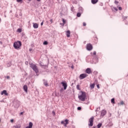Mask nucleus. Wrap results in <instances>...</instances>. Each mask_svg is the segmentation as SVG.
I'll return each mask as SVG.
<instances>
[{"instance_id": "obj_5", "label": "nucleus", "mask_w": 128, "mask_h": 128, "mask_svg": "<svg viewBox=\"0 0 128 128\" xmlns=\"http://www.w3.org/2000/svg\"><path fill=\"white\" fill-rule=\"evenodd\" d=\"M93 48L92 45V44H86V50H92Z\"/></svg>"}, {"instance_id": "obj_7", "label": "nucleus", "mask_w": 128, "mask_h": 128, "mask_svg": "<svg viewBox=\"0 0 128 128\" xmlns=\"http://www.w3.org/2000/svg\"><path fill=\"white\" fill-rule=\"evenodd\" d=\"M79 12H80L77 13L76 16L78 18L80 17V16H82V8H79Z\"/></svg>"}, {"instance_id": "obj_46", "label": "nucleus", "mask_w": 128, "mask_h": 128, "mask_svg": "<svg viewBox=\"0 0 128 128\" xmlns=\"http://www.w3.org/2000/svg\"><path fill=\"white\" fill-rule=\"evenodd\" d=\"M52 114H56V112H54V111H52Z\"/></svg>"}, {"instance_id": "obj_21", "label": "nucleus", "mask_w": 128, "mask_h": 128, "mask_svg": "<svg viewBox=\"0 0 128 128\" xmlns=\"http://www.w3.org/2000/svg\"><path fill=\"white\" fill-rule=\"evenodd\" d=\"M102 126V124L100 123L97 125V128H100V127Z\"/></svg>"}, {"instance_id": "obj_14", "label": "nucleus", "mask_w": 128, "mask_h": 128, "mask_svg": "<svg viewBox=\"0 0 128 128\" xmlns=\"http://www.w3.org/2000/svg\"><path fill=\"white\" fill-rule=\"evenodd\" d=\"M32 122H30L29 126L26 127V128H32Z\"/></svg>"}, {"instance_id": "obj_50", "label": "nucleus", "mask_w": 128, "mask_h": 128, "mask_svg": "<svg viewBox=\"0 0 128 128\" xmlns=\"http://www.w3.org/2000/svg\"><path fill=\"white\" fill-rule=\"evenodd\" d=\"M41 0H37V2H40Z\"/></svg>"}, {"instance_id": "obj_3", "label": "nucleus", "mask_w": 128, "mask_h": 128, "mask_svg": "<svg viewBox=\"0 0 128 128\" xmlns=\"http://www.w3.org/2000/svg\"><path fill=\"white\" fill-rule=\"evenodd\" d=\"M30 68H32V70L35 72L36 74H38V68L36 64H34V63L30 64Z\"/></svg>"}, {"instance_id": "obj_33", "label": "nucleus", "mask_w": 128, "mask_h": 128, "mask_svg": "<svg viewBox=\"0 0 128 128\" xmlns=\"http://www.w3.org/2000/svg\"><path fill=\"white\" fill-rule=\"evenodd\" d=\"M82 110V107H78V110Z\"/></svg>"}, {"instance_id": "obj_19", "label": "nucleus", "mask_w": 128, "mask_h": 128, "mask_svg": "<svg viewBox=\"0 0 128 128\" xmlns=\"http://www.w3.org/2000/svg\"><path fill=\"white\" fill-rule=\"evenodd\" d=\"M14 128H22V126H20V124H18L16 125V126H14Z\"/></svg>"}, {"instance_id": "obj_20", "label": "nucleus", "mask_w": 128, "mask_h": 128, "mask_svg": "<svg viewBox=\"0 0 128 128\" xmlns=\"http://www.w3.org/2000/svg\"><path fill=\"white\" fill-rule=\"evenodd\" d=\"M95 85H96V84H91L90 85V88H91L92 89L94 88V86Z\"/></svg>"}, {"instance_id": "obj_16", "label": "nucleus", "mask_w": 128, "mask_h": 128, "mask_svg": "<svg viewBox=\"0 0 128 128\" xmlns=\"http://www.w3.org/2000/svg\"><path fill=\"white\" fill-rule=\"evenodd\" d=\"M66 34L67 38H70V31L68 30L66 32Z\"/></svg>"}, {"instance_id": "obj_39", "label": "nucleus", "mask_w": 128, "mask_h": 128, "mask_svg": "<svg viewBox=\"0 0 128 128\" xmlns=\"http://www.w3.org/2000/svg\"><path fill=\"white\" fill-rule=\"evenodd\" d=\"M22 114H24V112H21L20 113V116H22Z\"/></svg>"}, {"instance_id": "obj_2", "label": "nucleus", "mask_w": 128, "mask_h": 128, "mask_svg": "<svg viewBox=\"0 0 128 128\" xmlns=\"http://www.w3.org/2000/svg\"><path fill=\"white\" fill-rule=\"evenodd\" d=\"M22 46V42L20 41L15 42L14 43V48L15 50H20Z\"/></svg>"}, {"instance_id": "obj_9", "label": "nucleus", "mask_w": 128, "mask_h": 128, "mask_svg": "<svg viewBox=\"0 0 128 128\" xmlns=\"http://www.w3.org/2000/svg\"><path fill=\"white\" fill-rule=\"evenodd\" d=\"M61 84H62L64 90H66V88H68V84L66 82H61Z\"/></svg>"}, {"instance_id": "obj_4", "label": "nucleus", "mask_w": 128, "mask_h": 128, "mask_svg": "<svg viewBox=\"0 0 128 128\" xmlns=\"http://www.w3.org/2000/svg\"><path fill=\"white\" fill-rule=\"evenodd\" d=\"M94 117L92 116L90 118L88 119V126H94Z\"/></svg>"}, {"instance_id": "obj_23", "label": "nucleus", "mask_w": 128, "mask_h": 128, "mask_svg": "<svg viewBox=\"0 0 128 128\" xmlns=\"http://www.w3.org/2000/svg\"><path fill=\"white\" fill-rule=\"evenodd\" d=\"M76 88L77 90H80V84H78L76 86Z\"/></svg>"}, {"instance_id": "obj_52", "label": "nucleus", "mask_w": 128, "mask_h": 128, "mask_svg": "<svg viewBox=\"0 0 128 128\" xmlns=\"http://www.w3.org/2000/svg\"><path fill=\"white\" fill-rule=\"evenodd\" d=\"M29 2H32V0H28Z\"/></svg>"}, {"instance_id": "obj_12", "label": "nucleus", "mask_w": 128, "mask_h": 128, "mask_svg": "<svg viewBox=\"0 0 128 128\" xmlns=\"http://www.w3.org/2000/svg\"><path fill=\"white\" fill-rule=\"evenodd\" d=\"M44 84L45 86H48V81L46 80H43Z\"/></svg>"}, {"instance_id": "obj_53", "label": "nucleus", "mask_w": 128, "mask_h": 128, "mask_svg": "<svg viewBox=\"0 0 128 128\" xmlns=\"http://www.w3.org/2000/svg\"><path fill=\"white\" fill-rule=\"evenodd\" d=\"M10 64V63H8V65Z\"/></svg>"}, {"instance_id": "obj_8", "label": "nucleus", "mask_w": 128, "mask_h": 128, "mask_svg": "<svg viewBox=\"0 0 128 128\" xmlns=\"http://www.w3.org/2000/svg\"><path fill=\"white\" fill-rule=\"evenodd\" d=\"M61 124H64V126H66V124H68V120L66 119L64 121H62Z\"/></svg>"}, {"instance_id": "obj_1", "label": "nucleus", "mask_w": 128, "mask_h": 128, "mask_svg": "<svg viewBox=\"0 0 128 128\" xmlns=\"http://www.w3.org/2000/svg\"><path fill=\"white\" fill-rule=\"evenodd\" d=\"M80 92L81 93V94L78 95V98H79L81 102H85L86 98V92L80 91Z\"/></svg>"}, {"instance_id": "obj_22", "label": "nucleus", "mask_w": 128, "mask_h": 128, "mask_svg": "<svg viewBox=\"0 0 128 128\" xmlns=\"http://www.w3.org/2000/svg\"><path fill=\"white\" fill-rule=\"evenodd\" d=\"M111 102H112V104H116V102H114V98H113L111 100Z\"/></svg>"}, {"instance_id": "obj_38", "label": "nucleus", "mask_w": 128, "mask_h": 128, "mask_svg": "<svg viewBox=\"0 0 128 128\" xmlns=\"http://www.w3.org/2000/svg\"><path fill=\"white\" fill-rule=\"evenodd\" d=\"M72 69L74 68V65H72V66H71Z\"/></svg>"}, {"instance_id": "obj_31", "label": "nucleus", "mask_w": 128, "mask_h": 128, "mask_svg": "<svg viewBox=\"0 0 128 128\" xmlns=\"http://www.w3.org/2000/svg\"><path fill=\"white\" fill-rule=\"evenodd\" d=\"M62 22H63V24H66V20H64V19L62 18Z\"/></svg>"}, {"instance_id": "obj_29", "label": "nucleus", "mask_w": 128, "mask_h": 128, "mask_svg": "<svg viewBox=\"0 0 128 128\" xmlns=\"http://www.w3.org/2000/svg\"><path fill=\"white\" fill-rule=\"evenodd\" d=\"M120 104L121 106L124 104V101H121V102H120Z\"/></svg>"}, {"instance_id": "obj_40", "label": "nucleus", "mask_w": 128, "mask_h": 128, "mask_svg": "<svg viewBox=\"0 0 128 128\" xmlns=\"http://www.w3.org/2000/svg\"><path fill=\"white\" fill-rule=\"evenodd\" d=\"M40 26H44V22H41Z\"/></svg>"}, {"instance_id": "obj_13", "label": "nucleus", "mask_w": 128, "mask_h": 128, "mask_svg": "<svg viewBox=\"0 0 128 128\" xmlns=\"http://www.w3.org/2000/svg\"><path fill=\"white\" fill-rule=\"evenodd\" d=\"M86 74H92V70H90V68H86Z\"/></svg>"}, {"instance_id": "obj_43", "label": "nucleus", "mask_w": 128, "mask_h": 128, "mask_svg": "<svg viewBox=\"0 0 128 128\" xmlns=\"http://www.w3.org/2000/svg\"><path fill=\"white\" fill-rule=\"evenodd\" d=\"M50 22L51 24H52V19H51V20H50Z\"/></svg>"}, {"instance_id": "obj_28", "label": "nucleus", "mask_w": 128, "mask_h": 128, "mask_svg": "<svg viewBox=\"0 0 128 128\" xmlns=\"http://www.w3.org/2000/svg\"><path fill=\"white\" fill-rule=\"evenodd\" d=\"M63 92H64V88H62L60 90V94H62V93Z\"/></svg>"}, {"instance_id": "obj_44", "label": "nucleus", "mask_w": 128, "mask_h": 128, "mask_svg": "<svg viewBox=\"0 0 128 128\" xmlns=\"http://www.w3.org/2000/svg\"><path fill=\"white\" fill-rule=\"evenodd\" d=\"M11 122H14V119L10 120Z\"/></svg>"}, {"instance_id": "obj_47", "label": "nucleus", "mask_w": 128, "mask_h": 128, "mask_svg": "<svg viewBox=\"0 0 128 128\" xmlns=\"http://www.w3.org/2000/svg\"><path fill=\"white\" fill-rule=\"evenodd\" d=\"M8 66H10V63L8 65Z\"/></svg>"}, {"instance_id": "obj_18", "label": "nucleus", "mask_w": 128, "mask_h": 128, "mask_svg": "<svg viewBox=\"0 0 128 128\" xmlns=\"http://www.w3.org/2000/svg\"><path fill=\"white\" fill-rule=\"evenodd\" d=\"M98 2V0H92V3L93 4H96Z\"/></svg>"}, {"instance_id": "obj_10", "label": "nucleus", "mask_w": 128, "mask_h": 128, "mask_svg": "<svg viewBox=\"0 0 128 128\" xmlns=\"http://www.w3.org/2000/svg\"><path fill=\"white\" fill-rule=\"evenodd\" d=\"M4 94L5 96H8V94L6 92V90H4L2 92L1 95L2 96Z\"/></svg>"}, {"instance_id": "obj_36", "label": "nucleus", "mask_w": 128, "mask_h": 128, "mask_svg": "<svg viewBox=\"0 0 128 128\" xmlns=\"http://www.w3.org/2000/svg\"><path fill=\"white\" fill-rule=\"evenodd\" d=\"M86 26V22H83V26Z\"/></svg>"}, {"instance_id": "obj_27", "label": "nucleus", "mask_w": 128, "mask_h": 128, "mask_svg": "<svg viewBox=\"0 0 128 128\" xmlns=\"http://www.w3.org/2000/svg\"><path fill=\"white\" fill-rule=\"evenodd\" d=\"M17 32H22V29H20V28H18V29L17 30Z\"/></svg>"}, {"instance_id": "obj_34", "label": "nucleus", "mask_w": 128, "mask_h": 128, "mask_svg": "<svg viewBox=\"0 0 128 128\" xmlns=\"http://www.w3.org/2000/svg\"><path fill=\"white\" fill-rule=\"evenodd\" d=\"M93 54L94 56H96V51H94L93 52Z\"/></svg>"}, {"instance_id": "obj_11", "label": "nucleus", "mask_w": 128, "mask_h": 128, "mask_svg": "<svg viewBox=\"0 0 128 128\" xmlns=\"http://www.w3.org/2000/svg\"><path fill=\"white\" fill-rule=\"evenodd\" d=\"M106 114V110H102L101 112V116H104Z\"/></svg>"}, {"instance_id": "obj_24", "label": "nucleus", "mask_w": 128, "mask_h": 128, "mask_svg": "<svg viewBox=\"0 0 128 128\" xmlns=\"http://www.w3.org/2000/svg\"><path fill=\"white\" fill-rule=\"evenodd\" d=\"M74 6H72L71 7L70 10H72V12H74Z\"/></svg>"}, {"instance_id": "obj_51", "label": "nucleus", "mask_w": 128, "mask_h": 128, "mask_svg": "<svg viewBox=\"0 0 128 128\" xmlns=\"http://www.w3.org/2000/svg\"><path fill=\"white\" fill-rule=\"evenodd\" d=\"M93 128H96V126H93Z\"/></svg>"}, {"instance_id": "obj_37", "label": "nucleus", "mask_w": 128, "mask_h": 128, "mask_svg": "<svg viewBox=\"0 0 128 128\" xmlns=\"http://www.w3.org/2000/svg\"><path fill=\"white\" fill-rule=\"evenodd\" d=\"M118 10H122V7H118Z\"/></svg>"}, {"instance_id": "obj_25", "label": "nucleus", "mask_w": 128, "mask_h": 128, "mask_svg": "<svg viewBox=\"0 0 128 128\" xmlns=\"http://www.w3.org/2000/svg\"><path fill=\"white\" fill-rule=\"evenodd\" d=\"M48 41H44L43 42V44H44V46H46V44H48Z\"/></svg>"}, {"instance_id": "obj_17", "label": "nucleus", "mask_w": 128, "mask_h": 128, "mask_svg": "<svg viewBox=\"0 0 128 128\" xmlns=\"http://www.w3.org/2000/svg\"><path fill=\"white\" fill-rule=\"evenodd\" d=\"M24 90L26 92H28V86L26 85L24 86Z\"/></svg>"}, {"instance_id": "obj_32", "label": "nucleus", "mask_w": 128, "mask_h": 128, "mask_svg": "<svg viewBox=\"0 0 128 128\" xmlns=\"http://www.w3.org/2000/svg\"><path fill=\"white\" fill-rule=\"evenodd\" d=\"M114 4H118V2L117 1V0H115V1H114Z\"/></svg>"}, {"instance_id": "obj_49", "label": "nucleus", "mask_w": 128, "mask_h": 128, "mask_svg": "<svg viewBox=\"0 0 128 128\" xmlns=\"http://www.w3.org/2000/svg\"><path fill=\"white\" fill-rule=\"evenodd\" d=\"M0 44H2V42L1 41V42H0Z\"/></svg>"}, {"instance_id": "obj_42", "label": "nucleus", "mask_w": 128, "mask_h": 128, "mask_svg": "<svg viewBox=\"0 0 128 128\" xmlns=\"http://www.w3.org/2000/svg\"><path fill=\"white\" fill-rule=\"evenodd\" d=\"M114 10H116V11L118 10V8H114Z\"/></svg>"}, {"instance_id": "obj_45", "label": "nucleus", "mask_w": 128, "mask_h": 128, "mask_svg": "<svg viewBox=\"0 0 128 128\" xmlns=\"http://www.w3.org/2000/svg\"><path fill=\"white\" fill-rule=\"evenodd\" d=\"M32 48H30V49H29V51H30V52H32Z\"/></svg>"}, {"instance_id": "obj_26", "label": "nucleus", "mask_w": 128, "mask_h": 128, "mask_svg": "<svg viewBox=\"0 0 128 128\" xmlns=\"http://www.w3.org/2000/svg\"><path fill=\"white\" fill-rule=\"evenodd\" d=\"M122 18L124 20H126V18H128V16H122Z\"/></svg>"}, {"instance_id": "obj_6", "label": "nucleus", "mask_w": 128, "mask_h": 128, "mask_svg": "<svg viewBox=\"0 0 128 128\" xmlns=\"http://www.w3.org/2000/svg\"><path fill=\"white\" fill-rule=\"evenodd\" d=\"M86 76H88L87 74H80L79 78H80V80H84V78H86Z\"/></svg>"}, {"instance_id": "obj_35", "label": "nucleus", "mask_w": 128, "mask_h": 128, "mask_svg": "<svg viewBox=\"0 0 128 128\" xmlns=\"http://www.w3.org/2000/svg\"><path fill=\"white\" fill-rule=\"evenodd\" d=\"M6 78H7V80H10V76H6Z\"/></svg>"}, {"instance_id": "obj_48", "label": "nucleus", "mask_w": 128, "mask_h": 128, "mask_svg": "<svg viewBox=\"0 0 128 128\" xmlns=\"http://www.w3.org/2000/svg\"><path fill=\"white\" fill-rule=\"evenodd\" d=\"M2 22V18H0V24Z\"/></svg>"}, {"instance_id": "obj_41", "label": "nucleus", "mask_w": 128, "mask_h": 128, "mask_svg": "<svg viewBox=\"0 0 128 128\" xmlns=\"http://www.w3.org/2000/svg\"><path fill=\"white\" fill-rule=\"evenodd\" d=\"M96 86H97V88H100V85L97 84V85H96Z\"/></svg>"}, {"instance_id": "obj_15", "label": "nucleus", "mask_w": 128, "mask_h": 128, "mask_svg": "<svg viewBox=\"0 0 128 128\" xmlns=\"http://www.w3.org/2000/svg\"><path fill=\"white\" fill-rule=\"evenodd\" d=\"M33 28H38V24L36 23H33Z\"/></svg>"}, {"instance_id": "obj_30", "label": "nucleus", "mask_w": 128, "mask_h": 128, "mask_svg": "<svg viewBox=\"0 0 128 128\" xmlns=\"http://www.w3.org/2000/svg\"><path fill=\"white\" fill-rule=\"evenodd\" d=\"M17 2H22V0H16Z\"/></svg>"}]
</instances>
